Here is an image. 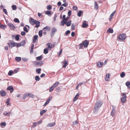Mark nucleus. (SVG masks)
I'll return each mask as SVG.
<instances>
[{"instance_id": "1", "label": "nucleus", "mask_w": 130, "mask_h": 130, "mask_svg": "<svg viewBox=\"0 0 130 130\" xmlns=\"http://www.w3.org/2000/svg\"><path fill=\"white\" fill-rule=\"evenodd\" d=\"M103 103L101 101H98L96 102L93 110L94 112L96 113L98 112L99 108L101 107Z\"/></svg>"}, {"instance_id": "2", "label": "nucleus", "mask_w": 130, "mask_h": 130, "mask_svg": "<svg viewBox=\"0 0 130 130\" xmlns=\"http://www.w3.org/2000/svg\"><path fill=\"white\" fill-rule=\"evenodd\" d=\"M126 95L125 93H123L121 100L122 103H124L126 100Z\"/></svg>"}, {"instance_id": "3", "label": "nucleus", "mask_w": 130, "mask_h": 130, "mask_svg": "<svg viewBox=\"0 0 130 130\" xmlns=\"http://www.w3.org/2000/svg\"><path fill=\"white\" fill-rule=\"evenodd\" d=\"M125 35L124 34L119 35V36L118 38L120 40H124L125 39Z\"/></svg>"}, {"instance_id": "4", "label": "nucleus", "mask_w": 130, "mask_h": 130, "mask_svg": "<svg viewBox=\"0 0 130 130\" xmlns=\"http://www.w3.org/2000/svg\"><path fill=\"white\" fill-rule=\"evenodd\" d=\"M10 43L9 44V46L10 48H11L12 47L15 46L16 43L13 41H10Z\"/></svg>"}, {"instance_id": "5", "label": "nucleus", "mask_w": 130, "mask_h": 130, "mask_svg": "<svg viewBox=\"0 0 130 130\" xmlns=\"http://www.w3.org/2000/svg\"><path fill=\"white\" fill-rule=\"evenodd\" d=\"M115 109V107L113 106H112V109L111 113V115L112 117H113L115 115L116 112Z\"/></svg>"}, {"instance_id": "6", "label": "nucleus", "mask_w": 130, "mask_h": 130, "mask_svg": "<svg viewBox=\"0 0 130 130\" xmlns=\"http://www.w3.org/2000/svg\"><path fill=\"white\" fill-rule=\"evenodd\" d=\"M52 99V97H49L48 100L46 101L45 102V104H44V106H45L48 104L50 100H51Z\"/></svg>"}, {"instance_id": "7", "label": "nucleus", "mask_w": 130, "mask_h": 130, "mask_svg": "<svg viewBox=\"0 0 130 130\" xmlns=\"http://www.w3.org/2000/svg\"><path fill=\"white\" fill-rule=\"evenodd\" d=\"M46 46H48L46 48H47L49 50H50L51 49L52 47V44L51 43H48L46 44Z\"/></svg>"}, {"instance_id": "8", "label": "nucleus", "mask_w": 130, "mask_h": 130, "mask_svg": "<svg viewBox=\"0 0 130 130\" xmlns=\"http://www.w3.org/2000/svg\"><path fill=\"white\" fill-rule=\"evenodd\" d=\"M51 28L50 27V26H47L45 27L44 28L43 30L44 31L46 30L47 31H49L50 30Z\"/></svg>"}, {"instance_id": "9", "label": "nucleus", "mask_w": 130, "mask_h": 130, "mask_svg": "<svg viewBox=\"0 0 130 130\" xmlns=\"http://www.w3.org/2000/svg\"><path fill=\"white\" fill-rule=\"evenodd\" d=\"M36 20H35L34 19H33L31 18L30 19V24L32 25H33L35 24L36 22Z\"/></svg>"}, {"instance_id": "10", "label": "nucleus", "mask_w": 130, "mask_h": 130, "mask_svg": "<svg viewBox=\"0 0 130 130\" xmlns=\"http://www.w3.org/2000/svg\"><path fill=\"white\" fill-rule=\"evenodd\" d=\"M55 125V122L50 123L48 124L47 125V127H51L52 126H54Z\"/></svg>"}, {"instance_id": "11", "label": "nucleus", "mask_w": 130, "mask_h": 130, "mask_svg": "<svg viewBox=\"0 0 130 130\" xmlns=\"http://www.w3.org/2000/svg\"><path fill=\"white\" fill-rule=\"evenodd\" d=\"M35 22L36 23L35 24L36 25V26H35V27L36 28H38L40 26V22L37 21H36Z\"/></svg>"}, {"instance_id": "12", "label": "nucleus", "mask_w": 130, "mask_h": 130, "mask_svg": "<svg viewBox=\"0 0 130 130\" xmlns=\"http://www.w3.org/2000/svg\"><path fill=\"white\" fill-rule=\"evenodd\" d=\"M88 42L87 40H85L83 42V45L85 47H87L88 44Z\"/></svg>"}, {"instance_id": "13", "label": "nucleus", "mask_w": 130, "mask_h": 130, "mask_svg": "<svg viewBox=\"0 0 130 130\" xmlns=\"http://www.w3.org/2000/svg\"><path fill=\"white\" fill-rule=\"evenodd\" d=\"M86 21H84L82 25V26L83 28L86 27L88 25V24L86 23Z\"/></svg>"}, {"instance_id": "14", "label": "nucleus", "mask_w": 130, "mask_h": 130, "mask_svg": "<svg viewBox=\"0 0 130 130\" xmlns=\"http://www.w3.org/2000/svg\"><path fill=\"white\" fill-rule=\"evenodd\" d=\"M38 38V36L37 35H36L34 36V39L33 41V43H35L37 39Z\"/></svg>"}, {"instance_id": "15", "label": "nucleus", "mask_w": 130, "mask_h": 130, "mask_svg": "<svg viewBox=\"0 0 130 130\" xmlns=\"http://www.w3.org/2000/svg\"><path fill=\"white\" fill-rule=\"evenodd\" d=\"M52 34L54 35V33L56 32L57 31V29L55 27H53L52 29Z\"/></svg>"}, {"instance_id": "16", "label": "nucleus", "mask_w": 130, "mask_h": 130, "mask_svg": "<svg viewBox=\"0 0 130 130\" xmlns=\"http://www.w3.org/2000/svg\"><path fill=\"white\" fill-rule=\"evenodd\" d=\"M1 95L2 96H5L6 95V93L4 91H1Z\"/></svg>"}, {"instance_id": "17", "label": "nucleus", "mask_w": 130, "mask_h": 130, "mask_svg": "<svg viewBox=\"0 0 130 130\" xmlns=\"http://www.w3.org/2000/svg\"><path fill=\"white\" fill-rule=\"evenodd\" d=\"M63 63L64 64V65L63 66V67L66 68L68 64L67 61L65 60L63 62Z\"/></svg>"}, {"instance_id": "18", "label": "nucleus", "mask_w": 130, "mask_h": 130, "mask_svg": "<svg viewBox=\"0 0 130 130\" xmlns=\"http://www.w3.org/2000/svg\"><path fill=\"white\" fill-rule=\"evenodd\" d=\"M6 124L5 122H3L1 123V126L3 128L6 126Z\"/></svg>"}, {"instance_id": "19", "label": "nucleus", "mask_w": 130, "mask_h": 130, "mask_svg": "<svg viewBox=\"0 0 130 130\" xmlns=\"http://www.w3.org/2000/svg\"><path fill=\"white\" fill-rule=\"evenodd\" d=\"M97 65L99 67H101L103 65V63L102 62H98L97 64Z\"/></svg>"}, {"instance_id": "20", "label": "nucleus", "mask_w": 130, "mask_h": 130, "mask_svg": "<svg viewBox=\"0 0 130 130\" xmlns=\"http://www.w3.org/2000/svg\"><path fill=\"white\" fill-rule=\"evenodd\" d=\"M79 93H77V94L75 96V97L74 99H73V101H76L77 99L79 97Z\"/></svg>"}, {"instance_id": "21", "label": "nucleus", "mask_w": 130, "mask_h": 130, "mask_svg": "<svg viewBox=\"0 0 130 130\" xmlns=\"http://www.w3.org/2000/svg\"><path fill=\"white\" fill-rule=\"evenodd\" d=\"M45 14L48 16H50L51 14V11L47 10L46 11Z\"/></svg>"}, {"instance_id": "22", "label": "nucleus", "mask_w": 130, "mask_h": 130, "mask_svg": "<svg viewBox=\"0 0 130 130\" xmlns=\"http://www.w3.org/2000/svg\"><path fill=\"white\" fill-rule=\"evenodd\" d=\"M109 74H106L105 77V80L106 81H108L109 78Z\"/></svg>"}, {"instance_id": "23", "label": "nucleus", "mask_w": 130, "mask_h": 130, "mask_svg": "<svg viewBox=\"0 0 130 130\" xmlns=\"http://www.w3.org/2000/svg\"><path fill=\"white\" fill-rule=\"evenodd\" d=\"M21 58L20 57H16L15 58V60L18 62L20 61L21 60Z\"/></svg>"}, {"instance_id": "24", "label": "nucleus", "mask_w": 130, "mask_h": 130, "mask_svg": "<svg viewBox=\"0 0 130 130\" xmlns=\"http://www.w3.org/2000/svg\"><path fill=\"white\" fill-rule=\"evenodd\" d=\"M107 32H108L112 33L113 32V29L110 28H109L107 30Z\"/></svg>"}, {"instance_id": "25", "label": "nucleus", "mask_w": 130, "mask_h": 130, "mask_svg": "<svg viewBox=\"0 0 130 130\" xmlns=\"http://www.w3.org/2000/svg\"><path fill=\"white\" fill-rule=\"evenodd\" d=\"M41 71V68L37 69L36 70V72L38 74L40 73V72Z\"/></svg>"}, {"instance_id": "26", "label": "nucleus", "mask_w": 130, "mask_h": 130, "mask_svg": "<svg viewBox=\"0 0 130 130\" xmlns=\"http://www.w3.org/2000/svg\"><path fill=\"white\" fill-rule=\"evenodd\" d=\"M28 96V93H25V94H24V95H23V99H26Z\"/></svg>"}, {"instance_id": "27", "label": "nucleus", "mask_w": 130, "mask_h": 130, "mask_svg": "<svg viewBox=\"0 0 130 130\" xmlns=\"http://www.w3.org/2000/svg\"><path fill=\"white\" fill-rule=\"evenodd\" d=\"M59 83L58 82H56L55 84H54L53 85V87H54L55 88L57 86L59 85Z\"/></svg>"}, {"instance_id": "28", "label": "nucleus", "mask_w": 130, "mask_h": 130, "mask_svg": "<svg viewBox=\"0 0 130 130\" xmlns=\"http://www.w3.org/2000/svg\"><path fill=\"white\" fill-rule=\"evenodd\" d=\"M66 21H65L63 20L61 22V25L63 26L65 24H66Z\"/></svg>"}, {"instance_id": "29", "label": "nucleus", "mask_w": 130, "mask_h": 130, "mask_svg": "<svg viewBox=\"0 0 130 130\" xmlns=\"http://www.w3.org/2000/svg\"><path fill=\"white\" fill-rule=\"evenodd\" d=\"M83 13V11H79L78 12L77 14V15L79 17H80L81 16V14Z\"/></svg>"}, {"instance_id": "30", "label": "nucleus", "mask_w": 130, "mask_h": 130, "mask_svg": "<svg viewBox=\"0 0 130 130\" xmlns=\"http://www.w3.org/2000/svg\"><path fill=\"white\" fill-rule=\"evenodd\" d=\"M126 85L130 88V82H127L126 83Z\"/></svg>"}, {"instance_id": "31", "label": "nucleus", "mask_w": 130, "mask_h": 130, "mask_svg": "<svg viewBox=\"0 0 130 130\" xmlns=\"http://www.w3.org/2000/svg\"><path fill=\"white\" fill-rule=\"evenodd\" d=\"M98 6L97 5V4L96 2H95L94 4V8L96 9H97L98 8Z\"/></svg>"}, {"instance_id": "32", "label": "nucleus", "mask_w": 130, "mask_h": 130, "mask_svg": "<svg viewBox=\"0 0 130 130\" xmlns=\"http://www.w3.org/2000/svg\"><path fill=\"white\" fill-rule=\"evenodd\" d=\"M48 50H49L46 48L44 49V53L45 54L48 53Z\"/></svg>"}, {"instance_id": "33", "label": "nucleus", "mask_w": 130, "mask_h": 130, "mask_svg": "<svg viewBox=\"0 0 130 130\" xmlns=\"http://www.w3.org/2000/svg\"><path fill=\"white\" fill-rule=\"evenodd\" d=\"M14 73V72L12 70H10L8 73V75H9L11 76Z\"/></svg>"}, {"instance_id": "34", "label": "nucleus", "mask_w": 130, "mask_h": 130, "mask_svg": "<svg viewBox=\"0 0 130 130\" xmlns=\"http://www.w3.org/2000/svg\"><path fill=\"white\" fill-rule=\"evenodd\" d=\"M120 76L122 78H123L125 76V73L124 72H122L120 74Z\"/></svg>"}, {"instance_id": "35", "label": "nucleus", "mask_w": 130, "mask_h": 130, "mask_svg": "<svg viewBox=\"0 0 130 130\" xmlns=\"http://www.w3.org/2000/svg\"><path fill=\"white\" fill-rule=\"evenodd\" d=\"M35 79L37 81H39L40 80V78L39 76H36L35 77Z\"/></svg>"}, {"instance_id": "36", "label": "nucleus", "mask_w": 130, "mask_h": 130, "mask_svg": "<svg viewBox=\"0 0 130 130\" xmlns=\"http://www.w3.org/2000/svg\"><path fill=\"white\" fill-rule=\"evenodd\" d=\"M11 113L10 112H6V113H3V115H5V116H9L10 115V114Z\"/></svg>"}, {"instance_id": "37", "label": "nucleus", "mask_w": 130, "mask_h": 130, "mask_svg": "<svg viewBox=\"0 0 130 130\" xmlns=\"http://www.w3.org/2000/svg\"><path fill=\"white\" fill-rule=\"evenodd\" d=\"M42 30H40L39 31V36L41 37L42 36Z\"/></svg>"}, {"instance_id": "38", "label": "nucleus", "mask_w": 130, "mask_h": 130, "mask_svg": "<svg viewBox=\"0 0 130 130\" xmlns=\"http://www.w3.org/2000/svg\"><path fill=\"white\" fill-rule=\"evenodd\" d=\"M71 21H69L67 23V26H70L71 24Z\"/></svg>"}, {"instance_id": "39", "label": "nucleus", "mask_w": 130, "mask_h": 130, "mask_svg": "<svg viewBox=\"0 0 130 130\" xmlns=\"http://www.w3.org/2000/svg\"><path fill=\"white\" fill-rule=\"evenodd\" d=\"M54 88H55L54 87H53V86H51L49 89V92H52V91L53 90V89H54Z\"/></svg>"}, {"instance_id": "40", "label": "nucleus", "mask_w": 130, "mask_h": 130, "mask_svg": "<svg viewBox=\"0 0 130 130\" xmlns=\"http://www.w3.org/2000/svg\"><path fill=\"white\" fill-rule=\"evenodd\" d=\"M46 112V111L45 110H42L40 112V115H43V114L45 113Z\"/></svg>"}, {"instance_id": "41", "label": "nucleus", "mask_w": 130, "mask_h": 130, "mask_svg": "<svg viewBox=\"0 0 130 130\" xmlns=\"http://www.w3.org/2000/svg\"><path fill=\"white\" fill-rule=\"evenodd\" d=\"M52 6L51 5H49L47 6V9L48 10H50L51 9Z\"/></svg>"}, {"instance_id": "42", "label": "nucleus", "mask_w": 130, "mask_h": 130, "mask_svg": "<svg viewBox=\"0 0 130 130\" xmlns=\"http://www.w3.org/2000/svg\"><path fill=\"white\" fill-rule=\"evenodd\" d=\"M8 25L10 26L13 29H14L15 27L14 25L13 24L11 23H9Z\"/></svg>"}, {"instance_id": "43", "label": "nucleus", "mask_w": 130, "mask_h": 130, "mask_svg": "<svg viewBox=\"0 0 130 130\" xmlns=\"http://www.w3.org/2000/svg\"><path fill=\"white\" fill-rule=\"evenodd\" d=\"M42 59V56H40L37 57V60H41Z\"/></svg>"}, {"instance_id": "44", "label": "nucleus", "mask_w": 130, "mask_h": 130, "mask_svg": "<svg viewBox=\"0 0 130 130\" xmlns=\"http://www.w3.org/2000/svg\"><path fill=\"white\" fill-rule=\"evenodd\" d=\"M11 89L13 90V88L11 86H10L8 87L7 88V90H10Z\"/></svg>"}, {"instance_id": "45", "label": "nucleus", "mask_w": 130, "mask_h": 130, "mask_svg": "<svg viewBox=\"0 0 130 130\" xmlns=\"http://www.w3.org/2000/svg\"><path fill=\"white\" fill-rule=\"evenodd\" d=\"M10 101V99H7V101L6 102V103L7 104V105H8L10 104V103H9V102Z\"/></svg>"}, {"instance_id": "46", "label": "nucleus", "mask_w": 130, "mask_h": 130, "mask_svg": "<svg viewBox=\"0 0 130 130\" xmlns=\"http://www.w3.org/2000/svg\"><path fill=\"white\" fill-rule=\"evenodd\" d=\"M14 21L15 22L19 23L20 21L19 19L17 18L14 19Z\"/></svg>"}, {"instance_id": "47", "label": "nucleus", "mask_w": 130, "mask_h": 130, "mask_svg": "<svg viewBox=\"0 0 130 130\" xmlns=\"http://www.w3.org/2000/svg\"><path fill=\"white\" fill-rule=\"evenodd\" d=\"M28 96H29L30 97L32 98H33L34 97V95L31 93H28Z\"/></svg>"}, {"instance_id": "48", "label": "nucleus", "mask_w": 130, "mask_h": 130, "mask_svg": "<svg viewBox=\"0 0 130 130\" xmlns=\"http://www.w3.org/2000/svg\"><path fill=\"white\" fill-rule=\"evenodd\" d=\"M25 43V42L24 40L22 41L20 43L21 46H23L24 45Z\"/></svg>"}, {"instance_id": "49", "label": "nucleus", "mask_w": 130, "mask_h": 130, "mask_svg": "<svg viewBox=\"0 0 130 130\" xmlns=\"http://www.w3.org/2000/svg\"><path fill=\"white\" fill-rule=\"evenodd\" d=\"M12 8L13 10H15L17 8V7L16 5H13L12 6Z\"/></svg>"}, {"instance_id": "50", "label": "nucleus", "mask_w": 130, "mask_h": 130, "mask_svg": "<svg viewBox=\"0 0 130 130\" xmlns=\"http://www.w3.org/2000/svg\"><path fill=\"white\" fill-rule=\"evenodd\" d=\"M20 36L19 35H17L15 37V39L17 41H18L19 39V36Z\"/></svg>"}, {"instance_id": "51", "label": "nucleus", "mask_w": 130, "mask_h": 130, "mask_svg": "<svg viewBox=\"0 0 130 130\" xmlns=\"http://www.w3.org/2000/svg\"><path fill=\"white\" fill-rule=\"evenodd\" d=\"M24 30L27 32H28V30L27 29V27L25 26H24Z\"/></svg>"}, {"instance_id": "52", "label": "nucleus", "mask_w": 130, "mask_h": 130, "mask_svg": "<svg viewBox=\"0 0 130 130\" xmlns=\"http://www.w3.org/2000/svg\"><path fill=\"white\" fill-rule=\"evenodd\" d=\"M42 122V120H40L39 121L36 122V124H41Z\"/></svg>"}, {"instance_id": "53", "label": "nucleus", "mask_w": 130, "mask_h": 130, "mask_svg": "<svg viewBox=\"0 0 130 130\" xmlns=\"http://www.w3.org/2000/svg\"><path fill=\"white\" fill-rule=\"evenodd\" d=\"M68 5V3H64L62 5V6H63L65 7H67Z\"/></svg>"}, {"instance_id": "54", "label": "nucleus", "mask_w": 130, "mask_h": 130, "mask_svg": "<svg viewBox=\"0 0 130 130\" xmlns=\"http://www.w3.org/2000/svg\"><path fill=\"white\" fill-rule=\"evenodd\" d=\"M3 12H4L6 14H7V12L6 10L5 9H3Z\"/></svg>"}, {"instance_id": "55", "label": "nucleus", "mask_w": 130, "mask_h": 130, "mask_svg": "<svg viewBox=\"0 0 130 130\" xmlns=\"http://www.w3.org/2000/svg\"><path fill=\"white\" fill-rule=\"evenodd\" d=\"M83 43H80L79 45V48H81L82 47H83Z\"/></svg>"}, {"instance_id": "56", "label": "nucleus", "mask_w": 130, "mask_h": 130, "mask_svg": "<svg viewBox=\"0 0 130 130\" xmlns=\"http://www.w3.org/2000/svg\"><path fill=\"white\" fill-rule=\"evenodd\" d=\"M78 122L77 121H74L73 122V124L76 125H77L78 124Z\"/></svg>"}, {"instance_id": "57", "label": "nucleus", "mask_w": 130, "mask_h": 130, "mask_svg": "<svg viewBox=\"0 0 130 130\" xmlns=\"http://www.w3.org/2000/svg\"><path fill=\"white\" fill-rule=\"evenodd\" d=\"M33 127L34 128L37 125V124H36V122H33Z\"/></svg>"}, {"instance_id": "58", "label": "nucleus", "mask_w": 130, "mask_h": 130, "mask_svg": "<svg viewBox=\"0 0 130 130\" xmlns=\"http://www.w3.org/2000/svg\"><path fill=\"white\" fill-rule=\"evenodd\" d=\"M72 8L74 10H76L77 9V7L76 6H74Z\"/></svg>"}, {"instance_id": "59", "label": "nucleus", "mask_w": 130, "mask_h": 130, "mask_svg": "<svg viewBox=\"0 0 130 130\" xmlns=\"http://www.w3.org/2000/svg\"><path fill=\"white\" fill-rule=\"evenodd\" d=\"M19 70L18 69H15L14 70V72L15 73H16L18 72Z\"/></svg>"}, {"instance_id": "60", "label": "nucleus", "mask_w": 130, "mask_h": 130, "mask_svg": "<svg viewBox=\"0 0 130 130\" xmlns=\"http://www.w3.org/2000/svg\"><path fill=\"white\" fill-rule=\"evenodd\" d=\"M70 32L69 30H67L65 33V34L66 35H68V34L70 33Z\"/></svg>"}, {"instance_id": "61", "label": "nucleus", "mask_w": 130, "mask_h": 130, "mask_svg": "<svg viewBox=\"0 0 130 130\" xmlns=\"http://www.w3.org/2000/svg\"><path fill=\"white\" fill-rule=\"evenodd\" d=\"M69 18V17H67L66 18L64 19L63 20L65 21H66V22L68 20Z\"/></svg>"}, {"instance_id": "62", "label": "nucleus", "mask_w": 130, "mask_h": 130, "mask_svg": "<svg viewBox=\"0 0 130 130\" xmlns=\"http://www.w3.org/2000/svg\"><path fill=\"white\" fill-rule=\"evenodd\" d=\"M34 48V47H31V49L30 50V53H32L33 52Z\"/></svg>"}, {"instance_id": "63", "label": "nucleus", "mask_w": 130, "mask_h": 130, "mask_svg": "<svg viewBox=\"0 0 130 130\" xmlns=\"http://www.w3.org/2000/svg\"><path fill=\"white\" fill-rule=\"evenodd\" d=\"M68 13V15L69 16H70L71 13V11L70 10H69Z\"/></svg>"}, {"instance_id": "64", "label": "nucleus", "mask_w": 130, "mask_h": 130, "mask_svg": "<svg viewBox=\"0 0 130 130\" xmlns=\"http://www.w3.org/2000/svg\"><path fill=\"white\" fill-rule=\"evenodd\" d=\"M21 34L22 36H24L25 35V32L24 31H22L21 32Z\"/></svg>"}]
</instances>
